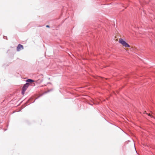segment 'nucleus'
<instances>
[{
    "label": "nucleus",
    "instance_id": "f257e3e1",
    "mask_svg": "<svg viewBox=\"0 0 155 155\" xmlns=\"http://www.w3.org/2000/svg\"><path fill=\"white\" fill-rule=\"evenodd\" d=\"M119 42L125 47H130V45L125 41L122 38H120Z\"/></svg>",
    "mask_w": 155,
    "mask_h": 155
},
{
    "label": "nucleus",
    "instance_id": "f03ea898",
    "mask_svg": "<svg viewBox=\"0 0 155 155\" xmlns=\"http://www.w3.org/2000/svg\"><path fill=\"white\" fill-rule=\"evenodd\" d=\"M29 86V84L28 83L25 84L24 85L22 89L21 94L23 95L25 94V92Z\"/></svg>",
    "mask_w": 155,
    "mask_h": 155
},
{
    "label": "nucleus",
    "instance_id": "7ed1b4c3",
    "mask_svg": "<svg viewBox=\"0 0 155 155\" xmlns=\"http://www.w3.org/2000/svg\"><path fill=\"white\" fill-rule=\"evenodd\" d=\"M26 82H28L31 83L32 82H34V81H33L31 79H28L26 80Z\"/></svg>",
    "mask_w": 155,
    "mask_h": 155
},
{
    "label": "nucleus",
    "instance_id": "20e7f679",
    "mask_svg": "<svg viewBox=\"0 0 155 155\" xmlns=\"http://www.w3.org/2000/svg\"><path fill=\"white\" fill-rule=\"evenodd\" d=\"M23 49V45L20 44V50Z\"/></svg>",
    "mask_w": 155,
    "mask_h": 155
},
{
    "label": "nucleus",
    "instance_id": "39448f33",
    "mask_svg": "<svg viewBox=\"0 0 155 155\" xmlns=\"http://www.w3.org/2000/svg\"><path fill=\"white\" fill-rule=\"evenodd\" d=\"M19 44L17 47V49L18 51H19Z\"/></svg>",
    "mask_w": 155,
    "mask_h": 155
},
{
    "label": "nucleus",
    "instance_id": "423d86ee",
    "mask_svg": "<svg viewBox=\"0 0 155 155\" xmlns=\"http://www.w3.org/2000/svg\"><path fill=\"white\" fill-rule=\"evenodd\" d=\"M147 114L148 115V116H151V117H153V116H151L150 114Z\"/></svg>",
    "mask_w": 155,
    "mask_h": 155
},
{
    "label": "nucleus",
    "instance_id": "0eeeda50",
    "mask_svg": "<svg viewBox=\"0 0 155 155\" xmlns=\"http://www.w3.org/2000/svg\"><path fill=\"white\" fill-rule=\"evenodd\" d=\"M46 27H48V28H49V25H46Z\"/></svg>",
    "mask_w": 155,
    "mask_h": 155
}]
</instances>
